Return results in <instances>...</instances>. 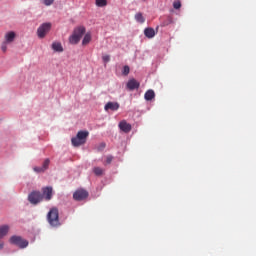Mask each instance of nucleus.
I'll list each match as a JSON object with an SVG mask.
<instances>
[{
	"label": "nucleus",
	"mask_w": 256,
	"mask_h": 256,
	"mask_svg": "<svg viewBox=\"0 0 256 256\" xmlns=\"http://www.w3.org/2000/svg\"><path fill=\"white\" fill-rule=\"evenodd\" d=\"M48 223L52 227H59L61 226V222L59 221V209L51 208L47 215Z\"/></svg>",
	"instance_id": "1"
},
{
	"label": "nucleus",
	"mask_w": 256,
	"mask_h": 256,
	"mask_svg": "<svg viewBox=\"0 0 256 256\" xmlns=\"http://www.w3.org/2000/svg\"><path fill=\"white\" fill-rule=\"evenodd\" d=\"M88 136H89V133L87 131H79L76 137L71 139L72 145L74 147H79L81 145H84L86 143V139Z\"/></svg>",
	"instance_id": "2"
},
{
	"label": "nucleus",
	"mask_w": 256,
	"mask_h": 256,
	"mask_svg": "<svg viewBox=\"0 0 256 256\" xmlns=\"http://www.w3.org/2000/svg\"><path fill=\"white\" fill-rule=\"evenodd\" d=\"M11 245H16L20 249H25V247H28L29 241L23 239L21 236L14 235L9 239Z\"/></svg>",
	"instance_id": "3"
},
{
	"label": "nucleus",
	"mask_w": 256,
	"mask_h": 256,
	"mask_svg": "<svg viewBox=\"0 0 256 256\" xmlns=\"http://www.w3.org/2000/svg\"><path fill=\"white\" fill-rule=\"evenodd\" d=\"M51 31V24L50 22H45L44 24H41L39 28L37 29V36L39 39H44L45 36Z\"/></svg>",
	"instance_id": "4"
},
{
	"label": "nucleus",
	"mask_w": 256,
	"mask_h": 256,
	"mask_svg": "<svg viewBox=\"0 0 256 256\" xmlns=\"http://www.w3.org/2000/svg\"><path fill=\"white\" fill-rule=\"evenodd\" d=\"M88 192L84 189H78L73 194V199L75 201H83L88 197Z\"/></svg>",
	"instance_id": "5"
},
{
	"label": "nucleus",
	"mask_w": 256,
	"mask_h": 256,
	"mask_svg": "<svg viewBox=\"0 0 256 256\" xmlns=\"http://www.w3.org/2000/svg\"><path fill=\"white\" fill-rule=\"evenodd\" d=\"M126 87H127L128 90L133 91V90H135V89H139L140 83L137 82V80H135V78H131V79L127 82Z\"/></svg>",
	"instance_id": "6"
},
{
	"label": "nucleus",
	"mask_w": 256,
	"mask_h": 256,
	"mask_svg": "<svg viewBox=\"0 0 256 256\" xmlns=\"http://www.w3.org/2000/svg\"><path fill=\"white\" fill-rule=\"evenodd\" d=\"M17 34L14 31H9L4 35V41L11 44L15 41Z\"/></svg>",
	"instance_id": "7"
},
{
	"label": "nucleus",
	"mask_w": 256,
	"mask_h": 256,
	"mask_svg": "<svg viewBox=\"0 0 256 256\" xmlns=\"http://www.w3.org/2000/svg\"><path fill=\"white\" fill-rule=\"evenodd\" d=\"M51 161L49 159H46L42 165V167H35L34 171L36 173H44L47 169H49V164Z\"/></svg>",
	"instance_id": "8"
},
{
	"label": "nucleus",
	"mask_w": 256,
	"mask_h": 256,
	"mask_svg": "<svg viewBox=\"0 0 256 256\" xmlns=\"http://www.w3.org/2000/svg\"><path fill=\"white\" fill-rule=\"evenodd\" d=\"M119 107H120V105L117 103V102H108L106 105H105V107H104V109H105V111H109V110H111V111H117L118 109H119Z\"/></svg>",
	"instance_id": "9"
},
{
	"label": "nucleus",
	"mask_w": 256,
	"mask_h": 256,
	"mask_svg": "<svg viewBox=\"0 0 256 256\" xmlns=\"http://www.w3.org/2000/svg\"><path fill=\"white\" fill-rule=\"evenodd\" d=\"M119 128L124 133H129L132 130V126L128 124L125 120L119 123Z\"/></svg>",
	"instance_id": "10"
},
{
	"label": "nucleus",
	"mask_w": 256,
	"mask_h": 256,
	"mask_svg": "<svg viewBox=\"0 0 256 256\" xmlns=\"http://www.w3.org/2000/svg\"><path fill=\"white\" fill-rule=\"evenodd\" d=\"M43 196L47 201L51 200L53 198V188L51 187H46L43 189Z\"/></svg>",
	"instance_id": "11"
},
{
	"label": "nucleus",
	"mask_w": 256,
	"mask_h": 256,
	"mask_svg": "<svg viewBox=\"0 0 256 256\" xmlns=\"http://www.w3.org/2000/svg\"><path fill=\"white\" fill-rule=\"evenodd\" d=\"M85 28H84V26H78L77 28H75L74 29V31H73V35L75 36V37H78V38H82V36L84 35V33H85Z\"/></svg>",
	"instance_id": "12"
},
{
	"label": "nucleus",
	"mask_w": 256,
	"mask_h": 256,
	"mask_svg": "<svg viewBox=\"0 0 256 256\" xmlns=\"http://www.w3.org/2000/svg\"><path fill=\"white\" fill-rule=\"evenodd\" d=\"M144 35L148 38V39H152L155 37L156 32L154 30V28H145L144 30Z\"/></svg>",
	"instance_id": "13"
},
{
	"label": "nucleus",
	"mask_w": 256,
	"mask_h": 256,
	"mask_svg": "<svg viewBox=\"0 0 256 256\" xmlns=\"http://www.w3.org/2000/svg\"><path fill=\"white\" fill-rule=\"evenodd\" d=\"M52 50L58 53H63V44H61V42H53Z\"/></svg>",
	"instance_id": "14"
},
{
	"label": "nucleus",
	"mask_w": 256,
	"mask_h": 256,
	"mask_svg": "<svg viewBox=\"0 0 256 256\" xmlns=\"http://www.w3.org/2000/svg\"><path fill=\"white\" fill-rule=\"evenodd\" d=\"M41 201H43V195L39 192H33V204L37 205Z\"/></svg>",
	"instance_id": "15"
},
{
	"label": "nucleus",
	"mask_w": 256,
	"mask_h": 256,
	"mask_svg": "<svg viewBox=\"0 0 256 256\" xmlns=\"http://www.w3.org/2000/svg\"><path fill=\"white\" fill-rule=\"evenodd\" d=\"M7 233H9V225L0 226V239H3Z\"/></svg>",
	"instance_id": "16"
},
{
	"label": "nucleus",
	"mask_w": 256,
	"mask_h": 256,
	"mask_svg": "<svg viewBox=\"0 0 256 256\" xmlns=\"http://www.w3.org/2000/svg\"><path fill=\"white\" fill-rule=\"evenodd\" d=\"M154 97H155V93L153 90H148L144 95V98L146 101H151L152 99H154Z\"/></svg>",
	"instance_id": "17"
},
{
	"label": "nucleus",
	"mask_w": 256,
	"mask_h": 256,
	"mask_svg": "<svg viewBox=\"0 0 256 256\" xmlns=\"http://www.w3.org/2000/svg\"><path fill=\"white\" fill-rule=\"evenodd\" d=\"M81 39L78 38V36H75L74 34H72L69 38V43L72 45H77L79 43Z\"/></svg>",
	"instance_id": "18"
},
{
	"label": "nucleus",
	"mask_w": 256,
	"mask_h": 256,
	"mask_svg": "<svg viewBox=\"0 0 256 256\" xmlns=\"http://www.w3.org/2000/svg\"><path fill=\"white\" fill-rule=\"evenodd\" d=\"M135 20L138 22V23H141L143 24L145 22V18L144 16L141 14V12H137L135 14Z\"/></svg>",
	"instance_id": "19"
},
{
	"label": "nucleus",
	"mask_w": 256,
	"mask_h": 256,
	"mask_svg": "<svg viewBox=\"0 0 256 256\" xmlns=\"http://www.w3.org/2000/svg\"><path fill=\"white\" fill-rule=\"evenodd\" d=\"M91 41V34L87 33L85 34L84 38H83V41H82V45H87L89 44Z\"/></svg>",
	"instance_id": "20"
},
{
	"label": "nucleus",
	"mask_w": 256,
	"mask_h": 256,
	"mask_svg": "<svg viewBox=\"0 0 256 256\" xmlns=\"http://www.w3.org/2000/svg\"><path fill=\"white\" fill-rule=\"evenodd\" d=\"M95 4L97 7H105L107 6V0H95Z\"/></svg>",
	"instance_id": "21"
},
{
	"label": "nucleus",
	"mask_w": 256,
	"mask_h": 256,
	"mask_svg": "<svg viewBox=\"0 0 256 256\" xmlns=\"http://www.w3.org/2000/svg\"><path fill=\"white\" fill-rule=\"evenodd\" d=\"M93 172H94V174H95L96 176H101V175H103L104 170L101 169V168H99V167H95V168L93 169Z\"/></svg>",
	"instance_id": "22"
},
{
	"label": "nucleus",
	"mask_w": 256,
	"mask_h": 256,
	"mask_svg": "<svg viewBox=\"0 0 256 256\" xmlns=\"http://www.w3.org/2000/svg\"><path fill=\"white\" fill-rule=\"evenodd\" d=\"M9 42H6L5 40L1 44V51L3 53H7V48H8Z\"/></svg>",
	"instance_id": "23"
},
{
	"label": "nucleus",
	"mask_w": 256,
	"mask_h": 256,
	"mask_svg": "<svg viewBox=\"0 0 256 256\" xmlns=\"http://www.w3.org/2000/svg\"><path fill=\"white\" fill-rule=\"evenodd\" d=\"M40 2L45 6H51L55 2V0H40Z\"/></svg>",
	"instance_id": "24"
},
{
	"label": "nucleus",
	"mask_w": 256,
	"mask_h": 256,
	"mask_svg": "<svg viewBox=\"0 0 256 256\" xmlns=\"http://www.w3.org/2000/svg\"><path fill=\"white\" fill-rule=\"evenodd\" d=\"M173 7H174V9H176V10L180 9V8H181V2H180V0H175V1L173 2Z\"/></svg>",
	"instance_id": "25"
},
{
	"label": "nucleus",
	"mask_w": 256,
	"mask_h": 256,
	"mask_svg": "<svg viewBox=\"0 0 256 256\" xmlns=\"http://www.w3.org/2000/svg\"><path fill=\"white\" fill-rule=\"evenodd\" d=\"M129 72H130L129 66H124L123 71H122L123 75L127 76L129 74Z\"/></svg>",
	"instance_id": "26"
},
{
	"label": "nucleus",
	"mask_w": 256,
	"mask_h": 256,
	"mask_svg": "<svg viewBox=\"0 0 256 256\" xmlns=\"http://www.w3.org/2000/svg\"><path fill=\"white\" fill-rule=\"evenodd\" d=\"M112 160H113V157H112L111 155L107 156V157H106V163H105V165L111 164Z\"/></svg>",
	"instance_id": "27"
},
{
	"label": "nucleus",
	"mask_w": 256,
	"mask_h": 256,
	"mask_svg": "<svg viewBox=\"0 0 256 256\" xmlns=\"http://www.w3.org/2000/svg\"><path fill=\"white\" fill-rule=\"evenodd\" d=\"M102 60L105 63H108L110 61V56H108V54H106L105 56H102Z\"/></svg>",
	"instance_id": "28"
},
{
	"label": "nucleus",
	"mask_w": 256,
	"mask_h": 256,
	"mask_svg": "<svg viewBox=\"0 0 256 256\" xmlns=\"http://www.w3.org/2000/svg\"><path fill=\"white\" fill-rule=\"evenodd\" d=\"M28 201L30 203H33V192H31L29 195H28Z\"/></svg>",
	"instance_id": "29"
},
{
	"label": "nucleus",
	"mask_w": 256,
	"mask_h": 256,
	"mask_svg": "<svg viewBox=\"0 0 256 256\" xmlns=\"http://www.w3.org/2000/svg\"><path fill=\"white\" fill-rule=\"evenodd\" d=\"M105 147H106V144H105V143H101V144H100V149H99V150H103Z\"/></svg>",
	"instance_id": "30"
},
{
	"label": "nucleus",
	"mask_w": 256,
	"mask_h": 256,
	"mask_svg": "<svg viewBox=\"0 0 256 256\" xmlns=\"http://www.w3.org/2000/svg\"><path fill=\"white\" fill-rule=\"evenodd\" d=\"M4 245L5 244L2 241H0V250L3 249Z\"/></svg>",
	"instance_id": "31"
}]
</instances>
